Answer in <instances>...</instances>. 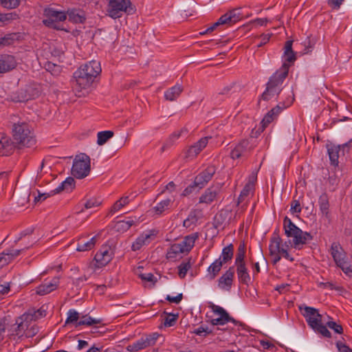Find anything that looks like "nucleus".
<instances>
[{"mask_svg": "<svg viewBox=\"0 0 352 352\" xmlns=\"http://www.w3.org/2000/svg\"><path fill=\"white\" fill-rule=\"evenodd\" d=\"M330 253L338 267H342V264H346V254L339 243H332Z\"/></svg>", "mask_w": 352, "mask_h": 352, "instance_id": "13", "label": "nucleus"}, {"mask_svg": "<svg viewBox=\"0 0 352 352\" xmlns=\"http://www.w3.org/2000/svg\"><path fill=\"white\" fill-rule=\"evenodd\" d=\"M303 316L306 318L308 324L313 329L322 322V315L314 307L305 306Z\"/></svg>", "mask_w": 352, "mask_h": 352, "instance_id": "14", "label": "nucleus"}, {"mask_svg": "<svg viewBox=\"0 0 352 352\" xmlns=\"http://www.w3.org/2000/svg\"><path fill=\"white\" fill-rule=\"evenodd\" d=\"M43 15L46 17L43 20V23L47 28L55 30H60L56 23L64 21L67 19V14L65 12L58 11L52 8H45L43 10Z\"/></svg>", "mask_w": 352, "mask_h": 352, "instance_id": "6", "label": "nucleus"}, {"mask_svg": "<svg viewBox=\"0 0 352 352\" xmlns=\"http://www.w3.org/2000/svg\"><path fill=\"white\" fill-rule=\"evenodd\" d=\"M183 253L184 252L180 246L177 243H174L168 249L166 256L169 259H175L177 256Z\"/></svg>", "mask_w": 352, "mask_h": 352, "instance_id": "35", "label": "nucleus"}, {"mask_svg": "<svg viewBox=\"0 0 352 352\" xmlns=\"http://www.w3.org/2000/svg\"><path fill=\"white\" fill-rule=\"evenodd\" d=\"M340 146H331L328 148V154L332 165L338 164Z\"/></svg>", "mask_w": 352, "mask_h": 352, "instance_id": "39", "label": "nucleus"}, {"mask_svg": "<svg viewBox=\"0 0 352 352\" xmlns=\"http://www.w3.org/2000/svg\"><path fill=\"white\" fill-rule=\"evenodd\" d=\"M59 283V278L54 277L51 282L42 284L36 288V294L41 296L46 295L58 287Z\"/></svg>", "mask_w": 352, "mask_h": 352, "instance_id": "21", "label": "nucleus"}, {"mask_svg": "<svg viewBox=\"0 0 352 352\" xmlns=\"http://www.w3.org/2000/svg\"><path fill=\"white\" fill-rule=\"evenodd\" d=\"M327 326L331 329L333 330L336 333L342 334L343 333V328L342 325L337 324L333 321H328Z\"/></svg>", "mask_w": 352, "mask_h": 352, "instance_id": "55", "label": "nucleus"}, {"mask_svg": "<svg viewBox=\"0 0 352 352\" xmlns=\"http://www.w3.org/2000/svg\"><path fill=\"white\" fill-rule=\"evenodd\" d=\"M172 201L170 199H166L165 200L160 202L156 206L153 208V210L156 212L157 214H161L164 211L168 208V206L171 204Z\"/></svg>", "mask_w": 352, "mask_h": 352, "instance_id": "43", "label": "nucleus"}, {"mask_svg": "<svg viewBox=\"0 0 352 352\" xmlns=\"http://www.w3.org/2000/svg\"><path fill=\"white\" fill-rule=\"evenodd\" d=\"M100 322L101 320L100 319H94L89 316H84L82 319L76 323V327L81 325L91 326L93 324H100Z\"/></svg>", "mask_w": 352, "mask_h": 352, "instance_id": "40", "label": "nucleus"}, {"mask_svg": "<svg viewBox=\"0 0 352 352\" xmlns=\"http://www.w3.org/2000/svg\"><path fill=\"white\" fill-rule=\"evenodd\" d=\"M252 146L248 140H241L232 151L231 157L232 159L239 158L243 156L245 153L250 151Z\"/></svg>", "mask_w": 352, "mask_h": 352, "instance_id": "19", "label": "nucleus"}, {"mask_svg": "<svg viewBox=\"0 0 352 352\" xmlns=\"http://www.w3.org/2000/svg\"><path fill=\"white\" fill-rule=\"evenodd\" d=\"M254 189V184L249 182L248 183L243 190L241 191L240 196L239 197V202H241L243 200L244 197L248 196L250 192H252Z\"/></svg>", "mask_w": 352, "mask_h": 352, "instance_id": "48", "label": "nucleus"}, {"mask_svg": "<svg viewBox=\"0 0 352 352\" xmlns=\"http://www.w3.org/2000/svg\"><path fill=\"white\" fill-rule=\"evenodd\" d=\"M280 91V89L279 87H273L267 85L266 90L263 93L261 98L264 100H269L278 95Z\"/></svg>", "mask_w": 352, "mask_h": 352, "instance_id": "34", "label": "nucleus"}, {"mask_svg": "<svg viewBox=\"0 0 352 352\" xmlns=\"http://www.w3.org/2000/svg\"><path fill=\"white\" fill-rule=\"evenodd\" d=\"M220 186L217 185L216 187L208 188L205 192L200 197L199 203L210 204L217 197L219 192Z\"/></svg>", "mask_w": 352, "mask_h": 352, "instance_id": "23", "label": "nucleus"}, {"mask_svg": "<svg viewBox=\"0 0 352 352\" xmlns=\"http://www.w3.org/2000/svg\"><path fill=\"white\" fill-rule=\"evenodd\" d=\"M1 4L6 8L14 9L20 4V0H1Z\"/></svg>", "mask_w": 352, "mask_h": 352, "instance_id": "49", "label": "nucleus"}, {"mask_svg": "<svg viewBox=\"0 0 352 352\" xmlns=\"http://www.w3.org/2000/svg\"><path fill=\"white\" fill-rule=\"evenodd\" d=\"M210 138H211V137L202 138L193 145L190 146L187 151L186 157H193L197 156L207 146Z\"/></svg>", "mask_w": 352, "mask_h": 352, "instance_id": "18", "label": "nucleus"}, {"mask_svg": "<svg viewBox=\"0 0 352 352\" xmlns=\"http://www.w3.org/2000/svg\"><path fill=\"white\" fill-rule=\"evenodd\" d=\"M223 262H221V258L214 261L208 268V272L209 274L210 279H214L218 273L220 272Z\"/></svg>", "mask_w": 352, "mask_h": 352, "instance_id": "31", "label": "nucleus"}, {"mask_svg": "<svg viewBox=\"0 0 352 352\" xmlns=\"http://www.w3.org/2000/svg\"><path fill=\"white\" fill-rule=\"evenodd\" d=\"M30 193H25L23 197H17V204L21 206H25V204L28 203Z\"/></svg>", "mask_w": 352, "mask_h": 352, "instance_id": "64", "label": "nucleus"}, {"mask_svg": "<svg viewBox=\"0 0 352 352\" xmlns=\"http://www.w3.org/2000/svg\"><path fill=\"white\" fill-rule=\"evenodd\" d=\"M158 337L159 334L157 333L147 335L145 337L141 338L135 342L129 344L126 347V349L129 351H138L150 346H153L155 344Z\"/></svg>", "mask_w": 352, "mask_h": 352, "instance_id": "8", "label": "nucleus"}, {"mask_svg": "<svg viewBox=\"0 0 352 352\" xmlns=\"http://www.w3.org/2000/svg\"><path fill=\"white\" fill-rule=\"evenodd\" d=\"M285 233L288 237L294 238V245L295 248H300V245H303L308 241H311L313 237L310 233L303 232L298 228L292 220L285 217L284 219Z\"/></svg>", "mask_w": 352, "mask_h": 352, "instance_id": "2", "label": "nucleus"}, {"mask_svg": "<svg viewBox=\"0 0 352 352\" xmlns=\"http://www.w3.org/2000/svg\"><path fill=\"white\" fill-rule=\"evenodd\" d=\"M12 133L14 140L19 145V148H31L36 144L35 137L27 123L23 122L14 124Z\"/></svg>", "mask_w": 352, "mask_h": 352, "instance_id": "1", "label": "nucleus"}, {"mask_svg": "<svg viewBox=\"0 0 352 352\" xmlns=\"http://www.w3.org/2000/svg\"><path fill=\"white\" fill-rule=\"evenodd\" d=\"M31 321L29 318H23V314L19 317L16 322L11 326L10 329H9L10 333L9 336L14 339L15 336L22 337L23 336H25L26 333V328H28L30 325Z\"/></svg>", "mask_w": 352, "mask_h": 352, "instance_id": "10", "label": "nucleus"}, {"mask_svg": "<svg viewBox=\"0 0 352 352\" xmlns=\"http://www.w3.org/2000/svg\"><path fill=\"white\" fill-rule=\"evenodd\" d=\"M45 67L47 70L52 72V74H57L60 72V66L52 62H47Z\"/></svg>", "mask_w": 352, "mask_h": 352, "instance_id": "54", "label": "nucleus"}, {"mask_svg": "<svg viewBox=\"0 0 352 352\" xmlns=\"http://www.w3.org/2000/svg\"><path fill=\"white\" fill-rule=\"evenodd\" d=\"M74 78L73 88L77 92L76 95L79 97L81 96V91L90 87L95 79L80 67L74 73Z\"/></svg>", "mask_w": 352, "mask_h": 352, "instance_id": "5", "label": "nucleus"}, {"mask_svg": "<svg viewBox=\"0 0 352 352\" xmlns=\"http://www.w3.org/2000/svg\"><path fill=\"white\" fill-rule=\"evenodd\" d=\"M336 346L339 352H352V349L340 341L336 342Z\"/></svg>", "mask_w": 352, "mask_h": 352, "instance_id": "63", "label": "nucleus"}, {"mask_svg": "<svg viewBox=\"0 0 352 352\" xmlns=\"http://www.w3.org/2000/svg\"><path fill=\"white\" fill-rule=\"evenodd\" d=\"M78 318H79V314L74 309H70L68 311V317L66 320L65 323L69 324V323H73L74 322H77Z\"/></svg>", "mask_w": 352, "mask_h": 352, "instance_id": "53", "label": "nucleus"}, {"mask_svg": "<svg viewBox=\"0 0 352 352\" xmlns=\"http://www.w3.org/2000/svg\"><path fill=\"white\" fill-rule=\"evenodd\" d=\"M236 266V274L240 282L243 284L248 285L251 280L250 276L248 272V269L245 263H235Z\"/></svg>", "mask_w": 352, "mask_h": 352, "instance_id": "26", "label": "nucleus"}, {"mask_svg": "<svg viewBox=\"0 0 352 352\" xmlns=\"http://www.w3.org/2000/svg\"><path fill=\"white\" fill-rule=\"evenodd\" d=\"M16 60L12 55L2 54L0 56V74L6 73L14 69Z\"/></svg>", "mask_w": 352, "mask_h": 352, "instance_id": "17", "label": "nucleus"}, {"mask_svg": "<svg viewBox=\"0 0 352 352\" xmlns=\"http://www.w3.org/2000/svg\"><path fill=\"white\" fill-rule=\"evenodd\" d=\"M8 326L7 319L6 318L0 320V342L3 340L6 333V329Z\"/></svg>", "mask_w": 352, "mask_h": 352, "instance_id": "57", "label": "nucleus"}, {"mask_svg": "<svg viewBox=\"0 0 352 352\" xmlns=\"http://www.w3.org/2000/svg\"><path fill=\"white\" fill-rule=\"evenodd\" d=\"M129 203V197H121L112 206L111 211L115 212Z\"/></svg>", "mask_w": 352, "mask_h": 352, "instance_id": "44", "label": "nucleus"}, {"mask_svg": "<svg viewBox=\"0 0 352 352\" xmlns=\"http://www.w3.org/2000/svg\"><path fill=\"white\" fill-rule=\"evenodd\" d=\"M281 107L278 105L271 109L263 118L261 124L263 128L266 127L270 122H272L275 116L278 115L280 111Z\"/></svg>", "mask_w": 352, "mask_h": 352, "instance_id": "30", "label": "nucleus"}, {"mask_svg": "<svg viewBox=\"0 0 352 352\" xmlns=\"http://www.w3.org/2000/svg\"><path fill=\"white\" fill-rule=\"evenodd\" d=\"M191 267V265L190 261L187 262H182L179 266H178V275L181 278H184L187 272L189 270V269Z\"/></svg>", "mask_w": 352, "mask_h": 352, "instance_id": "45", "label": "nucleus"}, {"mask_svg": "<svg viewBox=\"0 0 352 352\" xmlns=\"http://www.w3.org/2000/svg\"><path fill=\"white\" fill-rule=\"evenodd\" d=\"M16 35L13 34H7L4 37L0 38V45L3 46H8L13 44Z\"/></svg>", "mask_w": 352, "mask_h": 352, "instance_id": "47", "label": "nucleus"}, {"mask_svg": "<svg viewBox=\"0 0 352 352\" xmlns=\"http://www.w3.org/2000/svg\"><path fill=\"white\" fill-rule=\"evenodd\" d=\"M197 232L186 236L182 241L177 243L184 253H188L194 246L195 241L198 239Z\"/></svg>", "mask_w": 352, "mask_h": 352, "instance_id": "25", "label": "nucleus"}, {"mask_svg": "<svg viewBox=\"0 0 352 352\" xmlns=\"http://www.w3.org/2000/svg\"><path fill=\"white\" fill-rule=\"evenodd\" d=\"M51 54L54 58H58L59 62H63L65 59V51L62 45L51 47Z\"/></svg>", "mask_w": 352, "mask_h": 352, "instance_id": "38", "label": "nucleus"}, {"mask_svg": "<svg viewBox=\"0 0 352 352\" xmlns=\"http://www.w3.org/2000/svg\"><path fill=\"white\" fill-rule=\"evenodd\" d=\"M23 250H6L1 254H3L4 258H9L10 263L14 258L18 256Z\"/></svg>", "mask_w": 352, "mask_h": 352, "instance_id": "52", "label": "nucleus"}, {"mask_svg": "<svg viewBox=\"0 0 352 352\" xmlns=\"http://www.w3.org/2000/svg\"><path fill=\"white\" fill-rule=\"evenodd\" d=\"M135 11L130 0H109L107 12L112 19H116L122 16V13L132 14Z\"/></svg>", "mask_w": 352, "mask_h": 352, "instance_id": "3", "label": "nucleus"}, {"mask_svg": "<svg viewBox=\"0 0 352 352\" xmlns=\"http://www.w3.org/2000/svg\"><path fill=\"white\" fill-rule=\"evenodd\" d=\"M226 14L228 15V16H230L229 17V20L231 21L232 23H235L240 20V14L237 12L236 9L232 10L226 12Z\"/></svg>", "mask_w": 352, "mask_h": 352, "instance_id": "56", "label": "nucleus"}, {"mask_svg": "<svg viewBox=\"0 0 352 352\" xmlns=\"http://www.w3.org/2000/svg\"><path fill=\"white\" fill-rule=\"evenodd\" d=\"M164 314H166L167 315L164 319V326L165 327L173 326L177 320V317H178L177 315L170 314H168L166 312H164Z\"/></svg>", "mask_w": 352, "mask_h": 352, "instance_id": "51", "label": "nucleus"}, {"mask_svg": "<svg viewBox=\"0 0 352 352\" xmlns=\"http://www.w3.org/2000/svg\"><path fill=\"white\" fill-rule=\"evenodd\" d=\"M154 231L143 233L132 244L131 248L133 251L139 250L144 245L148 243L150 240L154 238Z\"/></svg>", "mask_w": 352, "mask_h": 352, "instance_id": "24", "label": "nucleus"}, {"mask_svg": "<svg viewBox=\"0 0 352 352\" xmlns=\"http://www.w3.org/2000/svg\"><path fill=\"white\" fill-rule=\"evenodd\" d=\"M66 188V190H71L75 186V180L73 177H69L62 182Z\"/></svg>", "mask_w": 352, "mask_h": 352, "instance_id": "60", "label": "nucleus"}, {"mask_svg": "<svg viewBox=\"0 0 352 352\" xmlns=\"http://www.w3.org/2000/svg\"><path fill=\"white\" fill-rule=\"evenodd\" d=\"M320 212L326 218L329 217V197L326 193L322 194L318 200Z\"/></svg>", "mask_w": 352, "mask_h": 352, "instance_id": "29", "label": "nucleus"}, {"mask_svg": "<svg viewBox=\"0 0 352 352\" xmlns=\"http://www.w3.org/2000/svg\"><path fill=\"white\" fill-rule=\"evenodd\" d=\"M234 268L231 267L219 279V287L222 289L230 290L234 278Z\"/></svg>", "mask_w": 352, "mask_h": 352, "instance_id": "20", "label": "nucleus"}, {"mask_svg": "<svg viewBox=\"0 0 352 352\" xmlns=\"http://www.w3.org/2000/svg\"><path fill=\"white\" fill-rule=\"evenodd\" d=\"M36 313H38L40 316L44 317L46 316V309L44 308V306H42L40 309L35 310L34 309H30L28 311L23 314V318H29L31 321V319L33 318L32 316H35Z\"/></svg>", "mask_w": 352, "mask_h": 352, "instance_id": "41", "label": "nucleus"}, {"mask_svg": "<svg viewBox=\"0 0 352 352\" xmlns=\"http://www.w3.org/2000/svg\"><path fill=\"white\" fill-rule=\"evenodd\" d=\"M289 65L284 63L282 67L270 78L267 82L268 86L279 87L283 82L284 79L287 76Z\"/></svg>", "mask_w": 352, "mask_h": 352, "instance_id": "12", "label": "nucleus"}, {"mask_svg": "<svg viewBox=\"0 0 352 352\" xmlns=\"http://www.w3.org/2000/svg\"><path fill=\"white\" fill-rule=\"evenodd\" d=\"M138 276L143 281L151 282L153 285L156 282V279L151 273L139 274Z\"/></svg>", "mask_w": 352, "mask_h": 352, "instance_id": "58", "label": "nucleus"}, {"mask_svg": "<svg viewBox=\"0 0 352 352\" xmlns=\"http://www.w3.org/2000/svg\"><path fill=\"white\" fill-rule=\"evenodd\" d=\"M65 13L68 15L69 21L73 23H83L85 20V16L76 10H68Z\"/></svg>", "mask_w": 352, "mask_h": 352, "instance_id": "33", "label": "nucleus"}, {"mask_svg": "<svg viewBox=\"0 0 352 352\" xmlns=\"http://www.w3.org/2000/svg\"><path fill=\"white\" fill-rule=\"evenodd\" d=\"M313 329L314 331H318V333H320L324 337H326V338H331V332L327 329L326 326H324L322 324V322L320 324H318L317 327H315V328H313Z\"/></svg>", "mask_w": 352, "mask_h": 352, "instance_id": "50", "label": "nucleus"}, {"mask_svg": "<svg viewBox=\"0 0 352 352\" xmlns=\"http://www.w3.org/2000/svg\"><path fill=\"white\" fill-rule=\"evenodd\" d=\"M41 89L38 85H28L24 88L21 89L17 92L16 97V102H25L38 97L40 94Z\"/></svg>", "mask_w": 352, "mask_h": 352, "instance_id": "9", "label": "nucleus"}, {"mask_svg": "<svg viewBox=\"0 0 352 352\" xmlns=\"http://www.w3.org/2000/svg\"><path fill=\"white\" fill-rule=\"evenodd\" d=\"M293 41H287L285 45L284 56L286 61L293 63L296 60L295 52L292 50Z\"/></svg>", "mask_w": 352, "mask_h": 352, "instance_id": "32", "label": "nucleus"}, {"mask_svg": "<svg viewBox=\"0 0 352 352\" xmlns=\"http://www.w3.org/2000/svg\"><path fill=\"white\" fill-rule=\"evenodd\" d=\"M197 219L196 218V216L194 214H190L189 217L184 221V226L186 228H190L192 225L195 224L197 222Z\"/></svg>", "mask_w": 352, "mask_h": 352, "instance_id": "62", "label": "nucleus"}, {"mask_svg": "<svg viewBox=\"0 0 352 352\" xmlns=\"http://www.w3.org/2000/svg\"><path fill=\"white\" fill-rule=\"evenodd\" d=\"M282 239L279 235L274 232L270 245V255L273 257V264H276L281 258L279 254V245H281Z\"/></svg>", "mask_w": 352, "mask_h": 352, "instance_id": "16", "label": "nucleus"}, {"mask_svg": "<svg viewBox=\"0 0 352 352\" xmlns=\"http://www.w3.org/2000/svg\"><path fill=\"white\" fill-rule=\"evenodd\" d=\"M85 73L94 78L101 72V67L100 62L97 60H91L80 67Z\"/></svg>", "mask_w": 352, "mask_h": 352, "instance_id": "22", "label": "nucleus"}, {"mask_svg": "<svg viewBox=\"0 0 352 352\" xmlns=\"http://www.w3.org/2000/svg\"><path fill=\"white\" fill-rule=\"evenodd\" d=\"M233 250L234 247L232 244H230L229 245L225 247L221 253V262L223 263H227L228 261L231 260L233 256Z\"/></svg>", "mask_w": 352, "mask_h": 352, "instance_id": "36", "label": "nucleus"}, {"mask_svg": "<svg viewBox=\"0 0 352 352\" xmlns=\"http://www.w3.org/2000/svg\"><path fill=\"white\" fill-rule=\"evenodd\" d=\"M96 243V236L92 237L88 242L84 244H78L76 250L78 252H85L90 250L95 246Z\"/></svg>", "mask_w": 352, "mask_h": 352, "instance_id": "42", "label": "nucleus"}, {"mask_svg": "<svg viewBox=\"0 0 352 352\" xmlns=\"http://www.w3.org/2000/svg\"><path fill=\"white\" fill-rule=\"evenodd\" d=\"M38 331V328L36 325L29 326L28 328H26V333L25 337L26 338H31L34 336Z\"/></svg>", "mask_w": 352, "mask_h": 352, "instance_id": "59", "label": "nucleus"}, {"mask_svg": "<svg viewBox=\"0 0 352 352\" xmlns=\"http://www.w3.org/2000/svg\"><path fill=\"white\" fill-rule=\"evenodd\" d=\"M90 158L85 153L77 155L73 162L72 174L77 179H83L90 173Z\"/></svg>", "mask_w": 352, "mask_h": 352, "instance_id": "4", "label": "nucleus"}, {"mask_svg": "<svg viewBox=\"0 0 352 352\" xmlns=\"http://www.w3.org/2000/svg\"><path fill=\"white\" fill-rule=\"evenodd\" d=\"M212 309L214 313L219 315V318L212 320V324H224L228 322L236 323V321L234 318H231L228 314V312L221 307L213 305L212 306Z\"/></svg>", "mask_w": 352, "mask_h": 352, "instance_id": "15", "label": "nucleus"}, {"mask_svg": "<svg viewBox=\"0 0 352 352\" xmlns=\"http://www.w3.org/2000/svg\"><path fill=\"white\" fill-rule=\"evenodd\" d=\"M13 145L10 139L4 134L0 133V155H8L12 153Z\"/></svg>", "mask_w": 352, "mask_h": 352, "instance_id": "27", "label": "nucleus"}, {"mask_svg": "<svg viewBox=\"0 0 352 352\" xmlns=\"http://www.w3.org/2000/svg\"><path fill=\"white\" fill-rule=\"evenodd\" d=\"M182 91L183 87L179 84H176L165 91L164 98L166 100L174 101L180 96Z\"/></svg>", "mask_w": 352, "mask_h": 352, "instance_id": "28", "label": "nucleus"}, {"mask_svg": "<svg viewBox=\"0 0 352 352\" xmlns=\"http://www.w3.org/2000/svg\"><path fill=\"white\" fill-rule=\"evenodd\" d=\"M199 190H198V186H195V182H194L192 184L189 185L184 190L182 195V196H188L190 194H191L192 192H193L195 191H199Z\"/></svg>", "mask_w": 352, "mask_h": 352, "instance_id": "61", "label": "nucleus"}, {"mask_svg": "<svg viewBox=\"0 0 352 352\" xmlns=\"http://www.w3.org/2000/svg\"><path fill=\"white\" fill-rule=\"evenodd\" d=\"M245 254V243H241L238 248L237 253L236 255L235 263H245L244 258Z\"/></svg>", "mask_w": 352, "mask_h": 352, "instance_id": "46", "label": "nucleus"}, {"mask_svg": "<svg viewBox=\"0 0 352 352\" xmlns=\"http://www.w3.org/2000/svg\"><path fill=\"white\" fill-rule=\"evenodd\" d=\"M113 136V132L111 131L99 132L97 135V144L100 146H102L104 144Z\"/></svg>", "mask_w": 352, "mask_h": 352, "instance_id": "37", "label": "nucleus"}, {"mask_svg": "<svg viewBox=\"0 0 352 352\" xmlns=\"http://www.w3.org/2000/svg\"><path fill=\"white\" fill-rule=\"evenodd\" d=\"M105 244L101 247L100 250L96 254L94 260L98 267H103L108 264L113 258L114 245L113 243Z\"/></svg>", "mask_w": 352, "mask_h": 352, "instance_id": "7", "label": "nucleus"}, {"mask_svg": "<svg viewBox=\"0 0 352 352\" xmlns=\"http://www.w3.org/2000/svg\"><path fill=\"white\" fill-rule=\"evenodd\" d=\"M215 172V167L210 166L195 177V186H198V190L203 188L212 179Z\"/></svg>", "mask_w": 352, "mask_h": 352, "instance_id": "11", "label": "nucleus"}]
</instances>
